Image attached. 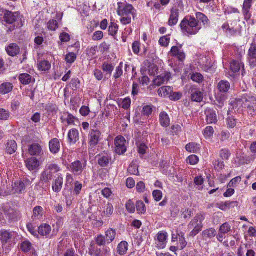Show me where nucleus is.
<instances>
[{
	"label": "nucleus",
	"mask_w": 256,
	"mask_h": 256,
	"mask_svg": "<svg viewBox=\"0 0 256 256\" xmlns=\"http://www.w3.org/2000/svg\"><path fill=\"white\" fill-rule=\"evenodd\" d=\"M118 14L121 17L120 21L122 24L126 25L132 22V16L134 18L136 10L134 6L126 2H120L118 4Z\"/></svg>",
	"instance_id": "f257e3e1"
},
{
	"label": "nucleus",
	"mask_w": 256,
	"mask_h": 256,
	"mask_svg": "<svg viewBox=\"0 0 256 256\" xmlns=\"http://www.w3.org/2000/svg\"><path fill=\"white\" fill-rule=\"evenodd\" d=\"M180 26L182 32L188 36L196 35L202 29L200 24L195 18L192 16L184 18L181 22Z\"/></svg>",
	"instance_id": "f03ea898"
},
{
	"label": "nucleus",
	"mask_w": 256,
	"mask_h": 256,
	"mask_svg": "<svg viewBox=\"0 0 256 256\" xmlns=\"http://www.w3.org/2000/svg\"><path fill=\"white\" fill-rule=\"evenodd\" d=\"M60 168L56 164L50 163L46 165L44 171L42 174V180L49 182L52 180L54 174L60 170Z\"/></svg>",
	"instance_id": "7ed1b4c3"
},
{
	"label": "nucleus",
	"mask_w": 256,
	"mask_h": 256,
	"mask_svg": "<svg viewBox=\"0 0 256 256\" xmlns=\"http://www.w3.org/2000/svg\"><path fill=\"white\" fill-rule=\"evenodd\" d=\"M243 104L250 114L256 115V98L255 96L250 95L245 96L243 98Z\"/></svg>",
	"instance_id": "20e7f679"
},
{
	"label": "nucleus",
	"mask_w": 256,
	"mask_h": 256,
	"mask_svg": "<svg viewBox=\"0 0 256 256\" xmlns=\"http://www.w3.org/2000/svg\"><path fill=\"white\" fill-rule=\"evenodd\" d=\"M30 184V180L26 179L24 181L18 180L16 181L12 184V194H21L26 190V188Z\"/></svg>",
	"instance_id": "39448f33"
},
{
	"label": "nucleus",
	"mask_w": 256,
	"mask_h": 256,
	"mask_svg": "<svg viewBox=\"0 0 256 256\" xmlns=\"http://www.w3.org/2000/svg\"><path fill=\"white\" fill-rule=\"evenodd\" d=\"M101 132L98 130H92L88 136V144L90 148H94L100 140Z\"/></svg>",
	"instance_id": "423d86ee"
},
{
	"label": "nucleus",
	"mask_w": 256,
	"mask_h": 256,
	"mask_svg": "<svg viewBox=\"0 0 256 256\" xmlns=\"http://www.w3.org/2000/svg\"><path fill=\"white\" fill-rule=\"evenodd\" d=\"M115 151L119 154H124L126 150V140L122 136H118L115 138Z\"/></svg>",
	"instance_id": "0eeeda50"
},
{
	"label": "nucleus",
	"mask_w": 256,
	"mask_h": 256,
	"mask_svg": "<svg viewBox=\"0 0 256 256\" xmlns=\"http://www.w3.org/2000/svg\"><path fill=\"white\" fill-rule=\"evenodd\" d=\"M2 211L10 218H14L18 214V208L12 204H6L2 207Z\"/></svg>",
	"instance_id": "6e6552de"
},
{
	"label": "nucleus",
	"mask_w": 256,
	"mask_h": 256,
	"mask_svg": "<svg viewBox=\"0 0 256 256\" xmlns=\"http://www.w3.org/2000/svg\"><path fill=\"white\" fill-rule=\"evenodd\" d=\"M168 233L164 232H160L157 235V241L156 242V247L158 249H164L166 248L167 243Z\"/></svg>",
	"instance_id": "1a4fd4ad"
},
{
	"label": "nucleus",
	"mask_w": 256,
	"mask_h": 256,
	"mask_svg": "<svg viewBox=\"0 0 256 256\" xmlns=\"http://www.w3.org/2000/svg\"><path fill=\"white\" fill-rule=\"evenodd\" d=\"M205 218V214L204 213L198 214L194 219L190 222L188 224L190 228H192V227H196L199 228H202V222Z\"/></svg>",
	"instance_id": "9d476101"
},
{
	"label": "nucleus",
	"mask_w": 256,
	"mask_h": 256,
	"mask_svg": "<svg viewBox=\"0 0 256 256\" xmlns=\"http://www.w3.org/2000/svg\"><path fill=\"white\" fill-rule=\"evenodd\" d=\"M20 14L18 12H13L9 10H6L4 14V21L9 24H13L16 19L20 16Z\"/></svg>",
	"instance_id": "9b49d317"
},
{
	"label": "nucleus",
	"mask_w": 256,
	"mask_h": 256,
	"mask_svg": "<svg viewBox=\"0 0 256 256\" xmlns=\"http://www.w3.org/2000/svg\"><path fill=\"white\" fill-rule=\"evenodd\" d=\"M28 153L30 156H41L44 154L42 146L38 144H34L28 146Z\"/></svg>",
	"instance_id": "f8f14e48"
},
{
	"label": "nucleus",
	"mask_w": 256,
	"mask_h": 256,
	"mask_svg": "<svg viewBox=\"0 0 256 256\" xmlns=\"http://www.w3.org/2000/svg\"><path fill=\"white\" fill-rule=\"evenodd\" d=\"M86 164V162H82L79 160H76L71 164L70 170L74 174L79 175L82 173Z\"/></svg>",
	"instance_id": "ddd939ff"
},
{
	"label": "nucleus",
	"mask_w": 256,
	"mask_h": 256,
	"mask_svg": "<svg viewBox=\"0 0 256 256\" xmlns=\"http://www.w3.org/2000/svg\"><path fill=\"white\" fill-rule=\"evenodd\" d=\"M90 254L92 256H110V250L108 248H104L102 250L96 248L93 246H90Z\"/></svg>",
	"instance_id": "4468645a"
},
{
	"label": "nucleus",
	"mask_w": 256,
	"mask_h": 256,
	"mask_svg": "<svg viewBox=\"0 0 256 256\" xmlns=\"http://www.w3.org/2000/svg\"><path fill=\"white\" fill-rule=\"evenodd\" d=\"M206 122L208 124H216L218 122V116L216 111L211 108H207L205 110Z\"/></svg>",
	"instance_id": "2eb2a0df"
},
{
	"label": "nucleus",
	"mask_w": 256,
	"mask_h": 256,
	"mask_svg": "<svg viewBox=\"0 0 256 256\" xmlns=\"http://www.w3.org/2000/svg\"><path fill=\"white\" fill-rule=\"evenodd\" d=\"M170 54L172 56L176 57L180 61L182 62L186 58V54L182 49V47L174 46L172 48Z\"/></svg>",
	"instance_id": "dca6fc26"
},
{
	"label": "nucleus",
	"mask_w": 256,
	"mask_h": 256,
	"mask_svg": "<svg viewBox=\"0 0 256 256\" xmlns=\"http://www.w3.org/2000/svg\"><path fill=\"white\" fill-rule=\"evenodd\" d=\"M170 76V72H166L155 78L153 80V83L156 86H160L166 82H168Z\"/></svg>",
	"instance_id": "f3484780"
},
{
	"label": "nucleus",
	"mask_w": 256,
	"mask_h": 256,
	"mask_svg": "<svg viewBox=\"0 0 256 256\" xmlns=\"http://www.w3.org/2000/svg\"><path fill=\"white\" fill-rule=\"evenodd\" d=\"M53 182L52 188L55 192H59L62 190L63 185V178L62 174H58Z\"/></svg>",
	"instance_id": "a211bd4d"
},
{
	"label": "nucleus",
	"mask_w": 256,
	"mask_h": 256,
	"mask_svg": "<svg viewBox=\"0 0 256 256\" xmlns=\"http://www.w3.org/2000/svg\"><path fill=\"white\" fill-rule=\"evenodd\" d=\"M26 167L30 171L36 170L40 166L39 160L34 157H31L25 161Z\"/></svg>",
	"instance_id": "6ab92c4d"
},
{
	"label": "nucleus",
	"mask_w": 256,
	"mask_h": 256,
	"mask_svg": "<svg viewBox=\"0 0 256 256\" xmlns=\"http://www.w3.org/2000/svg\"><path fill=\"white\" fill-rule=\"evenodd\" d=\"M179 10L176 8H172L168 22L170 26H174L176 24L178 20Z\"/></svg>",
	"instance_id": "aec40b11"
},
{
	"label": "nucleus",
	"mask_w": 256,
	"mask_h": 256,
	"mask_svg": "<svg viewBox=\"0 0 256 256\" xmlns=\"http://www.w3.org/2000/svg\"><path fill=\"white\" fill-rule=\"evenodd\" d=\"M49 148L50 152L52 154H56L58 153L60 148L59 140L56 138L51 140L49 142Z\"/></svg>",
	"instance_id": "412c9836"
},
{
	"label": "nucleus",
	"mask_w": 256,
	"mask_h": 256,
	"mask_svg": "<svg viewBox=\"0 0 256 256\" xmlns=\"http://www.w3.org/2000/svg\"><path fill=\"white\" fill-rule=\"evenodd\" d=\"M2 188L0 190V196H6L12 194V186L8 184L6 180H2Z\"/></svg>",
	"instance_id": "4be33fe9"
},
{
	"label": "nucleus",
	"mask_w": 256,
	"mask_h": 256,
	"mask_svg": "<svg viewBox=\"0 0 256 256\" xmlns=\"http://www.w3.org/2000/svg\"><path fill=\"white\" fill-rule=\"evenodd\" d=\"M248 58L252 66H256V44H252L250 46L248 52Z\"/></svg>",
	"instance_id": "5701e85b"
},
{
	"label": "nucleus",
	"mask_w": 256,
	"mask_h": 256,
	"mask_svg": "<svg viewBox=\"0 0 256 256\" xmlns=\"http://www.w3.org/2000/svg\"><path fill=\"white\" fill-rule=\"evenodd\" d=\"M174 91V89L170 86H163L160 88L158 91L160 96L163 98H169L170 94Z\"/></svg>",
	"instance_id": "b1692460"
},
{
	"label": "nucleus",
	"mask_w": 256,
	"mask_h": 256,
	"mask_svg": "<svg viewBox=\"0 0 256 256\" xmlns=\"http://www.w3.org/2000/svg\"><path fill=\"white\" fill-rule=\"evenodd\" d=\"M216 231L214 228H209L204 230L202 233V238L204 240H210L212 238H214L216 235Z\"/></svg>",
	"instance_id": "393cba45"
},
{
	"label": "nucleus",
	"mask_w": 256,
	"mask_h": 256,
	"mask_svg": "<svg viewBox=\"0 0 256 256\" xmlns=\"http://www.w3.org/2000/svg\"><path fill=\"white\" fill-rule=\"evenodd\" d=\"M14 232H9L5 230L0 231V239L2 244H6L9 240H11L14 236Z\"/></svg>",
	"instance_id": "a878e982"
},
{
	"label": "nucleus",
	"mask_w": 256,
	"mask_h": 256,
	"mask_svg": "<svg viewBox=\"0 0 256 256\" xmlns=\"http://www.w3.org/2000/svg\"><path fill=\"white\" fill-rule=\"evenodd\" d=\"M252 6V0H244V4H243V8H242V12L244 16V18L246 20H248L251 15L249 12Z\"/></svg>",
	"instance_id": "bb28decb"
},
{
	"label": "nucleus",
	"mask_w": 256,
	"mask_h": 256,
	"mask_svg": "<svg viewBox=\"0 0 256 256\" xmlns=\"http://www.w3.org/2000/svg\"><path fill=\"white\" fill-rule=\"evenodd\" d=\"M68 142L70 144H74L79 140V132L76 129L70 130L68 133Z\"/></svg>",
	"instance_id": "cd10ccee"
},
{
	"label": "nucleus",
	"mask_w": 256,
	"mask_h": 256,
	"mask_svg": "<svg viewBox=\"0 0 256 256\" xmlns=\"http://www.w3.org/2000/svg\"><path fill=\"white\" fill-rule=\"evenodd\" d=\"M196 20L198 23L202 24L204 26H209L210 21L208 18L203 13L198 12L196 14Z\"/></svg>",
	"instance_id": "c85d7f7f"
},
{
	"label": "nucleus",
	"mask_w": 256,
	"mask_h": 256,
	"mask_svg": "<svg viewBox=\"0 0 256 256\" xmlns=\"http://www.w3.org/2000/svg\"><path fill=\"white\" fill-rule=\"evenodd\" d=\"M8 54L12 56H14L20 53V48L16 44H10L6 48Z\"/></svg>",
	"instance_id": "c756f323"
},
{
	"label": "nucleus",
	"mask_w": 256,
	"mask_h": 256,
	"mask_svg": "<svg viewBox=\"0 0 256 256\" xmlns=\"http://www.w3.org/2000/svg\"><path fill=\"white\" fill-rule=\"evenodd\" d=\"M84 220L86 221H92V222L98 219V212H92V208L88 209V210L84 214Z\"/></svg>",
	"instance_id": "7c9ffc66"
},
{
	"label": "nucleus",
	"mask_w": 256,
	"mask_h": 256,
	"mask_svg": "<svg viewBox=\"0 0 256 256\" xmlns=\"http://www.w3.org/2000/svg\"><path fill=\"white\" fill-rule=\"evenodd\" d=\"M160 124L166 128L170 124V119L168 115L166 112H162L160 115Z\"/></svg>",
	"instance_id": "2f4dec72"
},
{
	"label": "nucleus",
	"mask_w": 256,
	"mask_h": 256,
	"mask_svg": "<svg viewBox=\"0 0 256 256\" xmlns=\"http://www.w3.org/2000/svg\"><path fill=\"white\" fill-rule=\"evenodd\" d=\"M13 88V85L10 82H4L0 86V92L6 94L10 92Z\"/></svg>",
	"instance_id": "473e14b6"
},
{
	"label": "nucleus",
	"mask_w": 256,
	"mask_h": 256,
	"mask_svg": "<svg viewBox=\"0 0 256 256\" xmlns=\"http://www.w3.org/2000/svg\"><path fill=\"white\" fill-rule=\"evenodd\" d=\"M106 238L108 242V244L112 242L116 236V232L112 228L108 229L105 232Z\"/></svg>",
	"instance_id": "72a5a7b5"
},
{
	"label": "nucleus",
	"mask_w": 256,
	"mask_h": 256,
	"mask_svg": "<svg viewBox=\"0 0 256 256\" xmlns=\"http://www.w3.org/2000/svg\"><path fill=\"white\" fill-rule=\"evenodd\" d=\"M241 67L244 68V64L240 60H233L230 63V69L233 72H238Z\"/></svg>",
	"instance_id": "f704fd0d"
},
{
	"label": "nucleus",
	"mask_w": 256,
	"mask_h": 256,
	"mask_svg": "<svg viewBox=\"0 0 256 256\" xmlns=\"http://www.w3.org/2000/svg\"><path fill=\"white\" fill-rule=\"evenodd\" d=\"M17 149V144L14 140H8L6 144V152L9 154H12Z\"/></svg>",
	"instance_id": "c9c22d12"
},
{
	"label": "nucleus",
	"mask_w": 256,
	"mask_h": 256,
	"mask_svg": "<svg viewBox=\"0 0 256 256\" xmlns=\"http://www.w3.org/2000/svg\"><path fill=\"white\" fill-rule=\"evenodd\" d=\"M44 214V209L42 206H37L33 210V214L32 218L34 220H40L42 216Z\"/></svg>",
	"instance_id": "e433bc0d"
},
{
	"label": "nucleus",
	"mask_w": 256,
	"mask_h": 256,
	"mask_svg": "<svg viewBox=\"0 0 256 256\" xmlns=\"http://www.w3.org/2000/svg\"><path fill=\"white\" fill-rule=\"evenodd\" d=\"M51 227L50 225L44 224L41 225L38 228V234L42 236H46L51 232Z\"/></svg>",
	"instance_id": "4c0bfd02"
},
{
	"label": "nucleus",
	"mask_w": 256,
	"mask_h": 256,
	"mask_svg": "<svg viewBox=\"0 0 256 256\" xmlns=\"http://www.w3.org/2000/svg\"><path fill=\"white\" fill-rule=\"evenodd\" d=\"M203 98V94L198 90H192L191 99L194 102H200Z\"/></svg>",
	"instance_id": "58836bf2"
},
{
	"label": "nucleus",
	"mask_w": 256,
	"mask_h": 256,
	"mask_svg": "<svg viewBox=\"0 0 256 256\" xmlns=\"http://www.w3.org/2000/svg\"><path fill=\"white\" fill-rule=\"evenodd\" d=\"M110 160V156L108 154H104L100 156L98 162L100 166L104 167L108 165Z\"/></svg>",
	"instance_id": "ea45409f"
},
{
	"label": "nucleus",
	"mask_w": 256,
	"mask_h": 256,
	"mask_svg": "<svg viewBox=\"0 0 256 256\" xmlns=\"http://www.w3.org/2000/svg\"><path fill=\"white\" fill-rule=\"evenodd\" d=\"M186 150L190 153H197L200 151V145L196 143H189L186 146Z\"/></svg>",
	"instance_id": "a19ab883"
},
{
	"label": "nucleus",
	"mask_w": 256,
	"mask_h": 256,
	"mask_svg": "<svg viewBox=\"0 0 256 256\" xmlns=\"http://www.w3.org/2000/svg\"><path fill=\"white\" fill-rule=\"evenodd\" d=\"M128 244L126 241L122 242L118 246V252L120 255H124L126 254L128 250Z\"/></svg>",
	"instance_id": "79ce46f5"
},
{
	"label": "nucleus",
	"mask_w": 256,
	"mask_h": 256,
	"mask_svg": "<svg viewBox=\"0 0 256 256\" xmlns=\"http://www.w3.org/2000/svg\"><path fill=\"white\" fill-rule=\"evenodd\" d=\"M19 80L23 84H28L32 80V76L28 74H22L20 75Z\"/></svg>",
	"instance_id": "37998d69"
},
{
	"label": "nucleus",
	"mask_w": 256,
	"mask_h": 256,
	"mask_svg": "<svg viewBox=\"0 0 256 256\" xmlns=\"http://www.w3.org/2000/svg\"><path fill=\"white\" fill-rule=\"evenodd\" d=\"M218 88L220 92H226L230 88V84L228 81L221 80L218 83Z\"/></svg>",
	"instance_id": "c03bdc74"
},
{
	"label": "nucleus",
	"mask_w": 256,
	"mask_h": 256,
	"mask_svg": "<svg viewBox=\"0 0 256 256\" xmlns=\"http://www.w3.org/2000/svg\"><path fill=\"white\" fill-rule=\"evenodd\" d=\"M32 248V244L28 240H24L21 244L20 248L25 253L30 252Z\"/></svg>",
	"instance_id": "a18cd8bd"
},
{
	"label": "nucleus",
	"mask_w": 256,
	"mask_h": 256,
	"mask_svg": "<svg viewBox=\"0 0 256 256\" xmlns=\"http://www.w3.org/2000/svg\"><path fill=\"white\" fill-rule=\"evenodd\" d=\"M228 118H226V123L228 128H234L236 124V119L231 114H230L229 112H228Z\"/></svg>",
	"instance_id": "49530a36"
},
{
	"label": "nucleus",
	"mask_w": 256,
	"mask_h": 256,
	"mask_svg": "<svg viewBox=\"0 0 256 256\" xmlns=\"http://www.w3.org/2000/svg\"><path fill=\"white\" fill-rule=\"evenodd\" d=\"M214 134V128L211 126H206L204 130L203 134L206 138H210Z\"/></svg>",
	"instance_id": "de8ad7c7"
},
{
	"label": "nucleus",
	"mask_w": 256,
	"mask_h": 256,
	"mask_svg": "<svg viewBox=\"0 0 256 256\" xmlns=\"http://www.w3.org/2000/svg\"><path fill=\"white\" fill-rule=\"evenodd\" d=\"M118 30V25L114 22H111L108 27L109 34L114 36L117 34Z\"/></svg>",
	"instance_id": "09e8293b"
},
{
	"label": "nucleus",
	"mask_w": 256,
	"mask_h": 256,
	"mask_svg": "<svg viewBox=\"0 0 256 256\" xmlns=\"http://www.w3.org/2000/svg\"><path fill=\"white\" fill-rule=\"evenodd\" d=\"M58 27V22L57 20H50L46 25L48 30L50 31H55Z\"/></svg>",
	"instance_id": "8fccbe9b"
},
{
	"label": "nucleus",
	"mask_w": 256,
	"mask_h": 256,
	"mask_svg": "<svg viewBox=\"0 0 256 256\" xmlns=\"http://www.w3.org/2000/svg\"><path fill=\"white\" fill-rule=\"evenodd\" d=\"M38 69L42 71H46L51 68L50 64L46 60L40 62L38 65Z\"/></svg>",
	"instance_id": "3c124183"
},
{
	"label": "nucleus",
	"mask_w": 256,
	"mask_h": 256,
	"mask_svg": "<svg viewBox=\"0 0 256 256\" xmlns=\"http://www.w3.org/2000/svg\"><path fill=\"white\" fill-rule=\"evenodd\" d=\"M114 206L110 203H108L104 208V214L107 216L110 217L114 212Z\"/></svg>",
	"instance_id": "603ef678"
},
{
	"label": "nucleus",
	"mask_w": 256,
	"mask_h": 256,
	"mask_svg": "<svg viewBox=\"0 0 256 256\" xmlns=\"http://www.w3.org/2000/svg\"><path fill=\"white\" fill-rule=\"evenodd\" d=\"M191 79L194 82L200 83L204 80L203 76L198 72H194L191 74Z\"/></svg>",
	"instance_id": "864d4df0"
},
{
	"label": "nucleus",
	"mask_w": 256,
	"mask_h": 256,
	"mask_svg": "<svg viewBox=\"0 0 256 256\" xmlns=\"http://www.w3.org/2000/svg\"><path fill=\"white\" fill-rule=\"evenodd\" d=\"M123 66H124V64L122 62H121L119 64L118 66V67H116V72L114 75V77L116 79L119 78L120 77L122 76V74H123V70H122Z\"/></svg>",
	"instance_id": "5fc2aeb1"
},
{
	"label": "nucleus",
	"mask_w": 256,
	"mask_h": 256,
	"mask_svg": "<svg viewBox=\"0 0 256 256\" xmlns=\"http://www.w3.org/2000/svg\"><path fill=\"white\" fill-rule=\"evenodd\" d=\"M231 230V226L228 222L223 224L220 228V232L226 234Z\"/></svg>",
	"instance_id": "6e6d98bb"
},
{
	"label": "nucleus",
	"mask_w": 256,
	"mask_h": 256,
	"mask_svg": "<svg viewBox=\"0 0 256 256\" xmlns=\"http://www.w3.org/2000/svg\"><path fill=\"white\" fill-rule=\"evenodd\" d=\"M153 111V106L152 105H146L143 106L142 112V114L146 116H150Z\"/></svg>",
	"instance_id": "4d7b16f0"
},
{
	"label": "nucleus",
	"mask_w": 256,
	"mask_h": 256,
	"mask_svg": "<svg viewBox=\"0 0 256 256\" xmlns=\"http://www.w3.org/2000/svg\"><path fill=\"white\" fill-rule=\"evenodd\" d=\"M136 208L139 213L144 214L146 212V208L144 204L142 201H138L136 204Z\"/></svg>",
	"instance_id": "13d9d810"
},
{
	"label": "nucleus",
	"mask_w": 256,
	"mask_h": 256,
	"mask_svg": "<svg viewBox=\"0 0 256 256\" xmlns=\"http://www.w3.org/2000/svg\"><path fill=\"white\" fill-rule=\"evenodd\" d=\"M128 170L131 174L138 175V166L133 162L130 164Z\"/></svg>",
	"instance_id": "bf43d9fd"
},
{
	"label": "nucleus",
	"mask_w": 256,
	"mask_h": 256,
	"mask_svg": "<svg viewBox=\"0 0 256 256\" xmlns=\"http://www.w3.org/2000/svg\"><path fill=\"white\" fill-rule=\"evenodd\" d=\"M10 116V113L8 110L3 108H0V120H8Z\"/></svg>",
	"instance_id": "052dcab7"
},
{
	"label": "nucleus",
	"mask_w": 256,
	"mask_h": 256,
	"mask_svg": "<svg viewBox=\"0 0 256 256\" xmlns=\"http://www.w3.org/2000/svg\"><path fill=\"white\" fill-rule=\"evenodd\" d=\"M220 156L222 160H227L230 156V152L228 149H222L220 151Z\"/></svg>",
	"instance_id": "680f3d73"
},
{
	"label": "nucleus",
	"mask_w": 256,
	"mask_h": 256,
	"mask_svg": "<svg viewBox=\"0 0 256 256\" xmlns=\"http://www.w3.org/2000/svg\"><path fill=\"white\" fill-rule=\"evenodd\" d=\"M96 244L98 246H104L106 244H108V242L107 241L106 238L103 235H98L96 238Z\"/></svg>",
	"instance_id": "e2e57ef3"
},
{
	"label": "nucleus",
	"mask_w": 256,
	"mask_h": 256,
	"mask_svg": "<svg viewBox=\"0 0 256 256\" xmlns=\"http://www.w3.org/2000/svg\"><path fill=\"white\" fill-rule=\"evenodd\" d=\"M199 160L198 158L196 155H191L186 158V162L191 165L196 164Z\"/></svg>",
	"instance_id": "0e129e2a"
},
{
	"label": "nucleus",
	"mask_w": 256,
	"mask_h": 256,
	"mask_svg": "<svg viewBox=\"0 0 256 256\" xmlns=\"http://www.w3.org/2000/svg\"><path fill=\"white\" fill-rule=\"evenodd\" d=\"M102 69L104 72H106V74H111L112 71L114 70V67L111 64H104L102 66Z\"/></svg>",
	"instance_id": "69168bd1"
},
{
	"label": "nucleus",
	"mask_w": 256,
	"mask_h": 256,
	"mask_svg": "<svg viewBox=\"0 0 256 256\" xmlns=\"http://www.w3.org/2000/svg\"><path fill=\"white\" fill-rule=\"evenodd\" d=\"M76 56L74 52H69L66 56L65 60L68 63L72 64L76 60Z\"/></svg>",
	"instance_id": "338daca9"
},
{
	"label": "nucleus",
	"mask_w": 256,
	"mask_h": 256,
	"mask_svg": "<svg viewBox=\"0 0 256 256\" xmlns=\"http://www.w3.org/2000/svg\"><path fill=\"white\" fill-rule=\"evenodd\" d=\"M182 216L184 220L190 218L192 214V210L191 209H183L182 211Z\"/></svg>",
	"instance_id": "774afa93"
}]
</instances>
